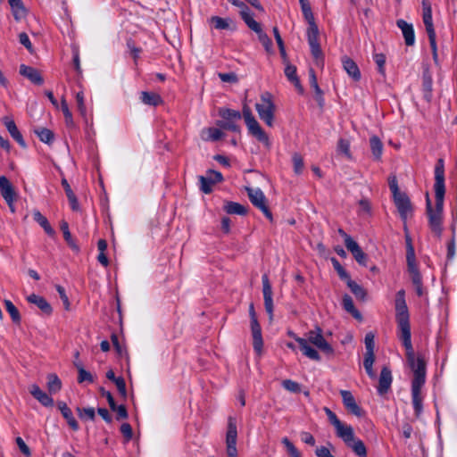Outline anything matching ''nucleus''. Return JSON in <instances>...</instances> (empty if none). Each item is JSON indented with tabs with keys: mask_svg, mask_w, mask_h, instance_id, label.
Instances as JSON below:
<instances>
[{
	"mask_svg": "<svg viewBox=\"0 0 457 457\" xmlns=\"http://www.w3.org/2000/svg\"><path fill=\"white\" fill-rule=\"evenodd\" d=\"M435 195L436 205L432 206L428 194L426 197V211L428 220V227L432 234L440 238L444 230L443 216H444V197L445 193V165L443 159H439L435 167Z\"/></svg>",
	"mask_w": 457,
	"mask_h": 457,
	"instance_id": "f257e3e1",
	"label": "nucleus"
},
{
	"mask_svg": "<svg viewBox=\"0 0 457 457\" xmlns=\"http://www.w3.org/2000/svg\"><path fill=\"white\" fill-rule=\"evenodd\" d=\"M395 319L398 325V337L406 350L407 361H413L415 356L411 344L410 315L405 301V291L401 289L395 297Z\"/></svg>",
	"mask_w": 457,
	"mask_h": 457,
	"instance_id": "f03ea898",
	"label": "nucleus"
},
{
	"mask_svg": "<svg viewBox=\"0 0 457 457\" xmlns=\"http://www.w3.org/2000/svg\"><path fill=\"white\" fill-rule=\"evenodd\" d=\"M305 338L295 336V340L299 344L300 349L303 355L311 360L320 361V355L316 349L311 346L313 345L327 355H333L334 349L327 342L323 336V330L319 326L305 334Z\"/></svg>",
	"mask_w": 457,
	"mask_h": 457,
	"instance_id": "7ed1b4c3",
	"label": "nucleus"
},
{
	"mask_svg": "<svg viewBox=\"0 0 457 457\" xmlns=\"http://www.w3.org/2000/svg\"><path fill=\"white\" fill-rule=\"evenodd\" d=\"M408 363L413 371L411 382L412 405L415 415L419 417L423 411L421 388L426 381V365L421 358L416 359L415 356H413V361H408Z\"/></svg>",
	"mask_w": 457,
	"mask_h": 457,
	"instance_id": "20e7f679",
	"label": "nucleus"
},
{
	"mask_svg": "<svg viewBox=\"0 0 457 457\" xmlns=\"http://www.w3.org/2000/svg\"><path fill=\"white\" fill-rule=\"evenodd\" d=\"M242 116L244 117L249 133L269 148L270 146L269 136L256 120L250 107L246 104H243L241 117Z\"/></svg>",
	"mask_w": 457,
	"mask_h": 457,
	"instance_id": "39448f33",
	"label": "nucleus"
},
{
	"mask_svg": "<svg viewBox=\"0 0 457 457\" xmlns=\"http://www.w3.org/2000/svg\"><path fill=\"white\" fill-rule=\"evenodd\" d=\"M256 112L260 119L269 127L274 124L276 106L272 96L269 92L261 95L260 102L255 104Z\"/></svg>",
	"mask_w": 457,
	"mask_h": 457,
	"instance_id": "423d86ee",
	"label": "nucleus"
},
{
	"mask_svg": "<svg viewBox=\"0 0 457 457\" xmlns=\"http://www.w3.org/2000/svg\"><path fill=\"white\" fill-rule=\"evenodd\" d=\"M422 20L428 37L430 47L432 50L433 59L436 63L438 62L437 46L436 41V31L432 20V9L428 0H422Z\"/></svg>",
	"mask_w": 457,
	"mask_h": 457,
	"instance_id": "0eeeda50",
	"label": "nucleus"
},
{
	"mask_svg": "<svg viewBox=\"0 0 457 457\" xmlns=\"http://www.w3.org/2000/svg\"><path fill=\"white\" fill-rule=\"evenodd\" d=\"M374 347V335L372 333H368L365 336L366 353L364 355L363 366L368 376L372 379L377 378L376 372L373 370V364L375 361Z\"/></svg>",
	"mask_w": 457,
	"mask_h": 457,
	"instance_id": "6e6552de",
	"label": "nucleus"
},
{
	"mask_svg": "<svg viewBox=\"0 0 457 457\" xmlns=\"http://www.w3.org/2000/svg\"><path fill=\"white\" fill-rule=\"evenodd\" d=\"M406 241H407L406 261H407L408 272L411 276V279L413 286H419L420 284H422V278H421V275H420L418 266H417L414 248H413L411 239L409 237H407Z\"/></svg>",
	"mask_w": 457,
	"mask_h": 457,
	"instance_id": "1a4fd4ad",
	"label": "nucleus"
},
{
	"mask_svg": "<svg viewBox=\"0 0 457 457\" xmlns=\"http://www.w3.org/2000/svg\"><path fill=\"white\" fill-rule=\"evenodd\" d=\"M249 314L251 317V330H252V336H253V350L258 354H261L262 351V346H263L262 328L257 320L256 313H255L254 307H253V303H251L249 306Z\"/></svg>",
	"mask_w": 457,
	"mask_h": 457,
	"instance_id": "9d476101",
	"label": "nucleus"
},
{
	"mask_svg": "<svg viewBox=\"0 0 457 457\" xmlns=\"http://www.w3.org/2000/svg\"><path fill=\"white\" fill-rule=\"evenodd\" d=\"M248 197L251 203L260 209L263 214L270 220H272V214L266 204V197L260 188L246 187Z\"/></svg>",
	"mask_w": 457,
	"mask_h": 457,
	"instance_id": "9b49d317",
	"label": "nucleus"
},
{
	"mask_svg": "<svg viewBox=\"0 0 457 457\" xmlns=\"http://www.w3.org/2000/svg\"><path fill=\"white\" fill-rule=\"evenodd\" d=\"M0 193L6 202L10 211L15 212L14 203L17 200V194L12 183L5 176L0 177Z\"/></svg>",
	"mask_w": 457,
	"mask_h": 457,
	"instance_id": "f8f14e48",
	"label": "nucleus"
},
{
	"mask_svg": "<svg viewBox=\"0 0 457 457\" xmlns=\"http://www.w3.org/2000/svg\"><path fill=\"white\" fill-rule=\"evenodd\" d=\"M324 411L329 422L334 426L337 436L341 439L349 437L351 436L353 427L343 423L330 409L326 407L324 408Z\"/></svg>",
	"mask_w": 457,
	"mask_h": 457,
	"instance_id": "ddd939ff",
	"label": "nucleus"
},
{
	"mask_svg": "<svg viewBox=\"0 0 457 457\" xmlns=\"http://www.w3.org/2000/svg\"><path fill=\"white\" fill-rule=\"evenodd\" d=\"M237 426H236V423L232 420V419H230L228 421L227 436H226L228 457H237Z\"/></svg>",
	"mask_w": 457,
	"mask_h": 457,
	"instance_id": "4468645a",
	"label": "nucleus"
},
{
	"mask_svg": "<svg viewBox=\"0 0 457 457\" xmlns=\"http://www.w3.org/2000/svg\"><path fill=\"white\" fill-rule=\"evenodd\" d=\"M222 179L223 177L220 171L209 170L206 176L199 177L200 188L204 193L209 194L212 191V186L217 182H220Z\"/></svg>",
	"mask_w": 457,
	"mask_h": 457,
	"instance_id": "2eb2a0df",
	"label": "nucleus"
},
{
	"mask_svg": "<svg viewBox=\"0 0 457 457\" xmlns=\"http://www.w3.org/2000/svg\"><path fill=\"white\" fill-rule=\"evenodd\" d=\"M262 293L264 299V307L267 313L270 315V319L271 320L273 317V299H272V288L269 280V277L267 274L262 275Z\"/></svg>",
	"mask_w": 457,
	"mask_h": 457,
	"instance_id": "dca6fc26",
	"label": "nucleus"
},
{
	"mask_svg": "<svg viewBox=\"0 0 457 457\" xmlns=\"http://www.w3.org/2000/svg\"><path fill=\"white\" fill-rule=\"evenodd\" d=\"M394 202L402 220L405 221L412 212L409 197L404 193H402L394 197Z\"/></svg>",
	"mask_w": 457,
	"mask_h": 457,
	"instance_id": "f3484780",
	"label": "nucleus"
},
{
	"mask_svg": "<svg viewBox=\"0 0 457 457\" xmlns=\"http://www.w3.org/2000/svg\"><path fill=\"white\" fill-rule=\"evenodd\" d=\"M2 123L6 128L7 131L11 135V137L22 147L26 148L27 144L23 139L22 135L18 129L13 119L11 116H4L1 119Z\"/></svg>",
	"mask_w": 457,
	"mask_h": 457,
	"instance_id": "a211bd4d",
	"label": "nucleus"
},
{
	"mask_svg": "<svg viewBox=\"0 0 457 457\" xmlns=\"http://www.w3.org/2000/svg\"><path fill=\"white\" fill-rule=\"evenodd\" d=\"M344 443L353 450V452L359 457H367V449L364 443L356 438L354 436L353 428H352V433L349 437L342 439Z\"/></svg>",
	"mask_w": 457,
	"mask_h": 457,
	"instance_id": "6ab92c4d",
	"label": "nucleus"
},
{
	"mask_svg": "<svg viewBox=\"0 0 457 457\" xmlns=\"http://www.w3.org/2000/svg\"><path fill=\"white\" fill-rule=\"evenodd\" d=\"M340 395L342 396L343 403L347 411L357 417H361L362 415V411L356 403L353 394L347 390H341Z\"/></svg>",
	"mask_w": 457,
	"mask_h": 457,
	"instance_id": "aec40b11",
	"label": "nucleus"
},
{
	"mask_svg": "<svg viewBox=\"0 0 457 457\" xmlns=\"http://www.w3.org/2000/svg\"><path fill=\"white\" fill-rule=\"evenodd\" d=\"M392 381L393 378L390 369L386 366L383 367L379 376L378 393L381 395L387 393L391 387Z\"/></svg>",
	"mask_w": 457,
	"mask_h": 457,
	"instance_id": "412c9836",
	"label": "nucleus"
},
{
	"mask_svg": "<svg viewBox=\"0 0 457 457\" xmlns=\"http://www.w3.org/2000/svg\"><path fill=\"white\" fill-rule=\"evenodd\" d=\"M20 74L36 85H41L44 81L39 71L31 66L21 64L20 66Z\"/></svg>",
	"mask_w": 457,
	"mask_h": 457,
	"instance_id": "4be33fe9",
	"label": "nucleus"
},
{
	"mask_svg": "<svg viewBox=\"0 0 457 457\" xmlns=\"http://www.w3.org/2000/svg\"><path fill=\"white\" fill-rule=\"evenodd\" d=\"M29 393L32 395V396L37 399L42 405L46 407L53 406L54 400L53 398L48 395L46 393H45L41 388L34 384L29 388Z\"/></svg>",
	"mask_w": 457,
	"mask_h": 457,
	"instance_id": "5701e85b",
	"label": "nucleus"
},
{
	"mask_svg": "<svg viewBox=\"0 0 457 457\" xmlns=\"http://www.w3.org/2000/svg\"><path fill=\"white\" fill-rule=\"evenodd\" d=\"M397 26L402 30L405 44L407 46H412L415 42V35L412 25L403 20H399L397 21Z\"/></svg>",
	"mask_w": 457,
	"mask_h": 457,
	"instance_id": "b1692460",
	"label": "nucleus"
},
{
	"mask_svg": "<svg viewBox=\"0 0 457 457\" xmlns=\"http://www.w3.org/2000/svg\"><path fill=\"white\" fill-rule=\"evenodd\" d=\"M344 70L355 81L360 80L361 71L358 65L351 58L345 56L342 59Z\"/></svg>",
	"mask_w": 457,
	"mask_h": 457,
	"instance_id": "393cba45",
	"label": "nucleus"
},
{
	"mask_svg": "<svg viewBox=\"0 0 457 457\" xmlns=\"http://www.w3.org/2000/svg\"><path fill=\"white\" fill-rule=\"evenodd\" d=\"M58 408L71 428L74 431H77L79 429V424L73 417L71 410L63 402L58 403Z\"/></svg>",
	"mask_w": 457,
	"mask_h": 457,
	"instance_id": "a878e982",
	"label": "nucleus"
},
{
	"mask_svg": "<svg viewBox=\"0 0 457 457\" xmlns=\"http://www.w3.org/2000/svg\"><path fill=\"white\" fill-rule=\"evenodd\" d=\"M347 250L352 253L355 261L362 266L367 265V254L361 250L356 241L346 246Z\"/></svg>",
	"mask_w": 457,
	"mask_h": 457,
	"instance_id": "bb28decb",
	"label": "nucleus"
},
{
	"mask_svg": "<svg viewBox=\"0 0 457 457\" xmlns=\"http://www.w3.org/2000/svg\"><path fill=\"white\" fill-rule=\"evenodd\" d=\"M27 301L37 305L46 314H50L52 312V307L50 304L40 295L32 294L27 297Z\"/></svg>",
	"mask_w": 457,
	"mask_h": 457,
	"instance_id": "cd10ccee",
	"label": "nucleus"
},
{
	"mask_svg": "<svg viewBox=\"0 0 457 457\" xmlns=\"http://www.w3.org/2000/svg\"><path fill=\"white\" fill-rule=\"evenodd\" d=\"M140 99L143 104L151 105V106H157L162 103V97L160 95L154 93V92H146L143 91L141 92Z\"/></svg>",
	"mask_w": 457,
	"mask_h": 457,
	"instance_id": "c85d7f7f",
	"label": "nucleus"
},
{
	"mask_svg": "<svg viewBox=\"0 0 457 457\" xmlns=\"http://www.w3.org/2000/svg\"><path fill=\"white\" fill-rule=\"evenodd\" d=\"M62 187L64 188V191L66 193V195H67V198L69 200L71 208L73 211H78L79 209V202H78V199H77L75 194L73 193V191L71 188L70 184L68 183V181L65 179H63L62 180Z\"/></svg>",
	"mask_w": 457,
	"mask_h": 457,
	"instance_id": "c756f323",
	"label": "nucleus"
},
{
	"mask_svg": "<svg viewBox=\"0 0 457 457\" xmlns=\"http://www.w3.org/2000/svg\"><path fill=\"white\" fill-rule=\"evenodd\" d=\"M370 145L374 159L379 161L383 153V144L381 140L377 136H373L370 139Z\"/></svg>",
	"mask_w": 457,
	"mask_h": 457,
	"instance_id": "7c9ffc66",
	"label": "nucleus"
},
{
	"mask_svg": "<svg viewBox=\"0 0 457 457\" xmlns=\"http://www.w3.org/2000/svg\"><path fill=\"white\" fill-rule=\"evenodd\" d=\"M15 20L19 21L26 14V10L21 0H8Z\"/></svg>",
	"mask_w": 457,
	"mask_h": 457,
	"instance_id": "2f4dec72",
	"label": "nucleus"
},
{
	"mask_svg": "<svg viewBox=\"0 0 457 457\" xmlns=\"http://www.w3.org/2000/svg\"><path fill=\"white\" fill-rule=\"evenodd\" d=\"M432 77L428 71H425L422 76V87L424 92V98L430 101L432 97Z\"/></svg>",
	"mask_w": 457,
	"mask_h": 457,
	"instance_id": "473e14b6",
	"label": "nucleus"
},
{
	"mask_svg": "<svg viewBox=\"0 0 457 457\" xmlns=\"http://www.w3.org/2000/svg\"><path fill=\"white\" fill-rule=\"evenodd\" d=\"M343 306L345 310L351 313L355 319L361 320V312L354 307L353 301L352 297L348 295H345L343 296Z\"/></svg>",
	"mask_w": 457,
	"mask_h": 457,
	"instance_id": "72a5a7b5",
	"label": "nucleus"
},
{
	"mask_svg": "<svg viewBox=\"0 0 457 457\" xmlns=\"http://www.w3.org/2000/svg\"><path fill=\"white\" fill-rule=\"evenodd\" d=\"M285 75L291 81L295 87L300 91L303 92V87L300 84V80L296 75V68L294 65L287 64L285 69Z\"/></svg>",
	"mask_w": 457,
	"mask_h": 457,
	"instance_id": "f704fd0d",
	"label": "nucleus"
},
{
	"mask_svg": "<svg viewBox=\"0 0 457 457\" xmlns=\"http://www.w3.org/2000/svg\"><path fill=\"white\" fill-rule=\"evenodd\" d=\"M347 287L350 288L351 292L355 295L357 299L365 300L366 298V291L365 289L353 281L352 278L348 279L346 282Z\"/></svg>",
	"mask_w": 457,
	"mask_h": 457,
	"instance_id": "c9c22d12",
	"label": "nucleus"
},
{
	"mask_svg": "<svg viewBox=\"0 0 457 457\" xmlns=\"http://www.w3.org/2000/svg\"><path fill=\"white\" fill-rule=\"evenodd\" d=\"M223 137V133L220 129L208 128L202 131V138L204 140L217 141Z\"/></svg>",
	"mask_w": 457,
	"mask_h": 457,
	"instance_id": "e433bc0d",
	"label": "nucleus"
},
{
	"mask_svg": "<svg viewBox=\"0 0 457 457\" xmlns=\"http://www.w3.org/2000/svg\"><path fill=\"white\" fill-rule=\"evenodd\" d=\"M62 388V381L55 374L47 376V389L50 394H56Z\"/></svg>",
	"mask_w": 457,
	"mask_h": 457,
	"instance_id": "4c0bfd02",
	"label": "nucleus"
},
{
	"mask_svg": "<svg viewBox=\"0 0 457 457\" xmlns=\"http://www.w3.org/2000/svg\"><path fill=\"white\" fill-rule=\"evenodd\" d=\"M219 115L225 120H239L241 119L240 112L228 108L220 109Z\"/></svg>",
	"mask_w": 457,
	"mask_h": 457,
	"instance_id": "58836bf2",
	"label": "nucleus"
},
{
	"mask_svg": "<svg viewBox=\"0 0 457 457\" xmlns=\"http://www.w3.org/2000/svg\"><path fill=\"white\" fill-rule=\"evenodd\" d=\"M224 209L228 214L244 215L246 212L245 208L242 204L235 202L226 203Z\"/></svg>",
	"mask_w": 457,
	"mask_h": 457,
	"instance_id": "ea45409f",
	"label": "nucleus"
},
{
	"mask_svg": "<svg viewBox=\"0 0 457 457\" xmlns=\"http://www.w3.org/2000/svg\"><path fill=\"white\" fill-rule=\"evenodd\" d=\"M210 24H212L216 29H227L229 28V24L231 22L230 19H225L219 16H212L209 20Z\"/></svg>",
	"mask_w": 457,
	"mask_h": 457,
	"instance_id": "a19ab883",
	"label": "nucleus"
},
{
	"mask_svg": "<svg viewBox=\"0 0 457 457\" xmlns=\"http://www.w3.org/2000/svg\"><path fill=\"white\" fill-rule=\"evenodd\" d=\"M61 229L63 233V237L67 244L70 245L71 248H72L75 251H79V246L76 245L75 241L73 240L71 234L69 230V226L66 221H62L61 223Z\"/></svg>",
	"mask_w": 457,
	"mask_h": 457,
	"instance_id": "79ce46f5",
	"label": "nucleus"
},
{
	"mask_svg": "<svg viewBox=\"0 0 457 457\" xmlns=\"http://www.w3.org/2000/svg\"><path fill=\"white\" fill-rule=\"evenodd\" d=\"M5 309L10 314L12 320L19 324L21 322V315L18 309L10 300H4Z\"/></svg>",
	"mask_w": 457,
	"mask_h": 457,
	"instance_id": "37998d69",
	"label": "nucleus"
},
{
	"mask_svg": "<svg viewBox=\"0 0 457 457\" xmlns=\"http://www.w3.org/2000/svg\"><path fill=\"white\" fill-rule=\"evenodd\" d=\"M309 27L307 29V40L308 44L317 43L319 42V29L316 25L315 21L309 22Z\"/></svg>",
	"mask_w": 457,
	"mask_h": 457,
	"instance_id": "c03bdc74",
	"label": "nucleus"
},
{
	"mask_svg": "<svg viewBox=\"0 0 457 457\" xmlns=\"http://www.w3.org/2000/svg\"><path fill=\"white\" fill-rule=\"evenodd\" d=\"M34 220L45 229L48 235L54 234V229L50 226L47 219L39 212H34Z\"/></svg>",
	"mask_w": 457,
	"mask_h": 457,
	"instance_id": "a18cd8bd",
	"label": "nucleus"
},
{
	"mask_svg": "<svg viewBox=\"0 0 457 457\" xmlns=\"http://www.w3.org/2000/svg\"><path fill=\"white\" fill-rule=\"evenodd\" d=\"M35 133L37 135L38 138L46 144L49 145L54 141V133L48 129L40 128L36 129Z\"/></svg>",
	"mask_w": 457,
	"mask_h": 457,
	"instance_id": "49530a36",
	"label": "nucleus"
},
{
	"mask_svg": "<svg viewBox=\"0 0 457 457\" xmlns=\"http://www.w3.org/2000/svg\"><path fill=\"white\" fill-rule=\"evenodd\" d=\"M299 3L301 4V9L303 12V14L305 18V20L309 22L314 21V16L312 12L311 5L309 4V0H299Z\"/></svg>",
	"mask_w": 457,
	"mask_h": 457,
	"instance_id": "de8ad7c7",
	"label": "nucleus"
},
{
	"mask_svg": "<svg viewBox=\"0 0 457 457\" xmlns=\"http://www.w3.org/2000/svg\"><path fill=\"white\" fill-rule=\"evenodd\" d=\"M331 262L333 264V267L334 269L336 270V271L337 272L339 278L344 280V281H347L348 279L351 278L350 275L347 273V271L342 267V265L340 264V262L335 258V257H332L331 258Z\"/></svg>",
	"mask_w": 457,
	"mask_h": 457,
	"instance_id": "09e8293b",
	"label": "nucleus"
},
{
	"mask_svg": "<svg viewBox=\"0 0 457 457\" xmlns=\"http://www.w3.org/2000/svg\"><path fill=\"white\" fill-rule=\"evenodd\" d=\"M337 152L351 159L350 143L348 140L340 138L337 143Z\"/></svg>",
	"mask_w": 457,
	"mask_h": 457,
	"instance_id": "8fccbe9b",
	"label": "nucleus"
},
{
	"mask_svg": "<svg viewBox=\"0 0 457 457\" xmlns=\"http://www.w3.org/2000/svg\"><path fill=\"white\" fill-rule=\"evenodd\" d=\"M76 102L80 115L84 119H87V108L85 105L84 94L82 91H79L76 94Z\"/></svg>",
	"mask_w": 457,
	"mask_h": 457,
	"instance_id": "3c124183",
	"label": "nucleus"
},
{
	"mask_svg": "<svg viewBox=\"0 0 457 457\" xmlns=\"http://www.w3.org/2000/svg\"><path fill=\"white\" fill-rule=\"evenodd\" d=\"M258 38H259L260 42L262 43V45L264 46L267 53L270 54L273 52L272 41L265 32H263V31L261 32L258 35Z\"/></svg>",
	"mask_w": 457,
	"mask_h": 457,
	"instance_id": "603ef678",
	"label": "nucleus"
},
{
	"mask_svg": "<svg viewBox=\"0 0 457 457\" xmlns=\"http://www.w3.org/2000/svg\"><path fill=\"white\" fill-rule=\"evenodd\" d=\"M79 371V377L78 381L79 383H82L84 381H87L92 383L93 382V377L92 375L87 371L81 365L76 364Z\"/></svg>",
	"mask_w": 457,
	"mask_h": 457,
	"instance_id": "864d4df0",
	"label": "nucleus"
},
{
	"mask_svg": "<svg viewBox=\"0 0 457 457\" xmlns=\"http://www.w3.org/2000/svg\"><path fill=\"white\" fill-rule=\"evenodd\" d=\"M282 444L285 445V447L287 448V451L288 453V454L291 456V457H301V453H299V451L296 449V447L289 441V439L287 437H284L282 439Z\"/></svg>",
	"mask_w": 457,
	"mask_h": 457,
	"instance_id": "5fc2aeb1",
	"label": "nucleus"
},
{
	"mask_svg": "<svg viewBox=\"0 0 457 457\" xmlns=\"http://www.w3.org/2000/svg\"><path fill=\"white\" fill-rule=\"evenodd\" d=\"M294 170L296 174H301L303 170V160L299 154L293 155Z\"/></svg>",
	"mask_w": 457,
	"mask_h": 457,
	"instance_id": "6e6d98bb",
	"label": "nucleus"
},
{
	"mask_svg": "<svg viewBox=\"0 0 457 457\" xmlns=\"http://www.w3.org/2000/svg\"><path fill=\"white\" fill-rule=\"evenodd\" d=\"M77 411L80 419L95 420L96 414L93 408H78Z\"/></svg>",
	"mask_w": 457,
	"mask_h": 457,
	"instance_id": "4d7b16f0",
	"label": "nucleus"
},
{
	"mask_svg": "<svg viewBox=\"0 0 457 457\" xmlns=\"http://www.w3.org/2000/svg\"><path fill=\"white\" fill-rule=\"evenodd\" d=\"M218 125L224 129H227V130H231V131H234V132H239L240 131V128L239 126L236 123V120H224V121H220L218 123Z\"/></svg>",
	"mask_w": 457,
	"mask_h": 457,
	"instance_id": "13d9d810",
	"label": "nucleus"
},
{
	"mask_svg": "<svg viewBox=\"0 0 457 457\" xmlns=\"http://www.w3.org/2000/svg\"><path fill=\"white\" fill-rule=\"evenodd\" d=\"M282 386L283 387L289 391V392H293V393H297L300 391V386L297 382L295 381H293L291 379H286L282 382Z\"/></svg>",
	"mask_w": 457,
	"mask_h": 457,
	"instance_id": "bf43d9fd",
	"label": "nucleus"
},
{
	"mask_svg": "<svg viewBox=\"0 0 457 457\" xmlns=\"http://www.w3.org/2000/svg\"><path fill=\"white\" fill-rule=\"evenodd\" d=\"M19 42L25 46V48L29 52L33 53V46L29 40V37L27 33L21 32L19 34Z\"/></svg>",
	"mask_w": 457,
	"mask_h": 457,
	"instance_id": "052dcab7",
	"label": "nucleus"
},
{
	"mask_svg": "<svg viewBox=\"0 0 457 457\" xmlns=\"http://www.w3.org/2000/svg\"><path fill=\"white\" fill-rule=\"evenodd\" d=\"M311 48V53L312 56L316 59L317 62H319L320 59L322 58V51L320 48V45L319 42L309 44Z\"/></svg>",
	"mask_w": 457,
	"mask_h": 457,
	"instance_id": "680f3d73",
	"label": "nucleus"
},
{
	"mask_svg": "<svg viewBox=\"0 0 457 457\" xmlns=\"http://www.w3.org/2000/svg\"><path fill=\"white\" fill-rule=\"evenodd\" d=\"M374 61L376 64L378 65V71L382 75H385V63H386V57L382 54H377L374 55Z\"/></svg>",
	"mask_w": 457,
	"mask_h": 457,
	"instance_id": "e2e57ef3",
	"label": "nucleus"
},
{
	"mask_svg": "<svg viewBox=\"0 0 457 457\" xmlns=\"http://www.w3.org/2000/svg\"><path fill=\"white\" fill-rule=\"evenodd\" d=\"M116 387L122 397L127 396L126 383L123 378L118 377L114 381Z\"/></svg>",
	"mask_w": 457,
	"mask_h": 457,
	"instance_id": "0e129e2a",
	"label": "nucleus"
},
{
	"mask_svg": "<svg viewBox=\"0 0 457 457\" xmlns=\"http://www.w3.org/2000/svg\"><path fill=\"white\" fill-rule=\"evenodd\" d=\"M120 432L124 436L126 442H129L132 438V428L129 423H123L120 426Z\"/></svg>",
	"mask_w": 457,
	"mask_h": 457,
	"instance_id": "69168bd1",
	"label": "nucleus"
},
{
	"mask_svg": "<svg viewBox=\"0 0 457 457\" xmlns=\"http://www.w3.org/2000/svg\"><path fill=\"white\" fill-rule=\"evenodd\" d=\"M16 444L20 449V451L27 457L30 456L31 453L29 446L25 444L21 437L16 438Z\"/></svg>",
	"mask_w": 457,
	"mask_h": 457,
	"instance_id": "338daca9",
	"label": "nucleus"
},
{
	"mask_svg": "<svg viewBox=\"0 0 457 457\" xmlns=\"http://www.w3.org/2000/svg\"><path fill=\"white\" fill-rule=\"evenodd\" d=\"M315 453L317 457H335L326 446L318 447Z\"/></svg>",
	"mask_w": 457,
	"mask_h": 457,
	"instance_id": "774afa93",
	"label": "nucleus"
}]
</instances>
